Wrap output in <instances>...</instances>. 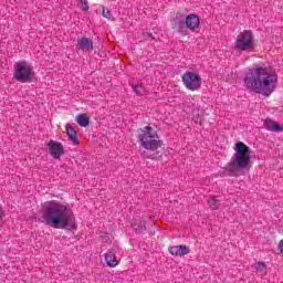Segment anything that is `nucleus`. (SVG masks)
<instances>
[{"label":"nucleus","mask_w":283,"mask_h":283,"mask_svg":"<svg viewBox=\"0 0 283 283\" xmlns=\"http://www.w3.org/2000/svg\"><path fill=\"white\" fill-rule=\"evenodd\" d=\"M185 28H187L186 20L175 18L174 29L177 30V32H185Z\"/></svg>","instance_id":"15"},{"label":"nucleus","mask_w":283,"mask_h":283,"mask_svg":"<svg viewBox=\"0 0 283 283\" xmlns=\"http://www.w3.org/2000/svg\"><path fill=\"white\" fill-rule=\"evenodd\" d=\"M253 48H255L253 32L251 30L240 32L234 42V50L237 52H253Z\"/></svg>","instance_id":"6"},{"label":"nucleus","mask_w":283,"mask_h":283,"mask_svg":"<svg viewBox=\"0 0 283 283\" xmlns=\"http://www.w3.org/2000/svg\"><path fill=\"white\" fill-rule=\"evenodd\" d=\"M80 3L84 12H87V10H90V3L87 2V0H80Z\"/></svg>","instance_id":"19"},{"label":"nucleus","mask_w":283,"mask_h":283,"mask_svg":"<svg viewBox=\"0 0 283 283\" xmlns=\"http://www.w3.org/2000/svg\"><path fill=\"white\" fill-rule=\"evenodd\" d=\"M102 15H103L105 19H114V15L112 14V11H109L108 9H103Z\"/></svg>","instance_id":"18"},{"label":"nucleus","mask_w":283,"mask_h":283,"mask_svg":"<svg viewBox=\"0 0 283 283\" xmlns=\"http://www.w3.org/2000/svg\"><path fill=\"white\" fill-rule=\"evenodd\" d=\"M134 92L138 95V96H143V87L142 86H133Z\"/></svg>","instance_id":"20"},{"label":"nucleus","mask_w":283,"mask_h":283,"mask_svg":"<svg viewBox=\"0 0 283 283\" xmlns=\"http://www.w3.org/2000/svg\"><path fill=\"white\" fill-rule=\"evenodd\" d=\"M0 211H1V208H0Z\"/></svg>","instance_id":"23"},{"label":"nucleus","mask_w":283,"mask_h":283,"mask_svg":"<svg viewBox=\"0 0 283 283\" xmlns=\"http://www.w3.org/2000/svg\"><path fill=\"white\" fill-rule=\"evenodd\" d=\"M243 84L247 90L269 97L277 90V73L271 65L253 66L245 73Z\"/></svg>","instance_id":"2"},{"label":"nucleus","mask_w":283,"mask_h":283,"mask_svg":"<svg viewBox=\"0 0 283 283\" xmlns=\"http://www.w3.org/2000/svg\"><path fill=\"white\" fill-rule=\"evenodd\" d=\"M223 169L228 171V174L249 171V169H251V148L242 142L237 143L234 154Z\"/></svg>","instance_id":"4"},{"label":"nucleus","mask_w":283,"mask_h":283,"mask_svg":"<svg viewBox=\"0 0 283 283\" xmlns=\"http://www.w3.org/2000/svg\"><path fill=\"white\" fill-rule=\"evenodd\" d=\"M181 81L186 90H189V92H198V90L202 87V77H200V74L193 71H187L184 73Z\"/></svg>","instance_id":"7"},{"label":"nucleus","mask_w":283,"mask_h":283,"mask_svg":"<svg viewBox=\"0 0 283 283\" xmlns=\"http://www.w3.org/2000/svg\"><path fill=\"white\" fill-rule=\"evenodd\" d=\"M104 260H105L107 266H109L111 269L118 266V261L116 260V252H114V251H108L105 254Z\"/></svg>","instance_id":"12"},{"label":"nucleus","mask_w":283,"mask_h":283,"mask_svg":"<svg viewBox=\"0 0 283 283\" xmlns=\"http://www.w3.org/2000/svg\"><path fill=\"white\" fill-rule=\"evenodd\" d=\"M48 149L50 156L54 159L61 158L65 154V148L63 147V144L55 142V140H50L48 144Z\"/></svg>","instance_id":"8"},{"label":"nucleus","mask_w":283,"mask_h":283,"mask_svg":"<svg viewBox=\"0 0 283 283\" xmlns=\"http://www.w3.org/2000/svg\"><path fill=\"white\" fill-rule=\"evenodd\" d=\"M277 250L280 251L281 255H283V239L279 242Z\"/></svg>","instance_id":"22"},{"label":"nucleus","mask_w":283,"mask_h":283,"mask_svg":"<svg viewBox=\"0 0 283 283\" xmlns=\"http://www.w3.org/2000/svg\"><path fill=\"white\" fill-rule=\"evenodd\" d=\"M65 129H66V134H67L70 140L73 143V145H78V137L76 135V130L74 129V127H72V125L67 124Z\"/></svg>","instance_id":"14"},{"label":"nucleus","mask_w":283,"mask_h":283,"mask_svg":"<svg viewBox=\"0 0 283 283\" xmlns=\"http://www.w3.org/2000/svg\"><path fill=\"white\" fill-rule=\"evenodd\" d=\"M208 205L210 209H220V201L213 197L208 200Z\"/></svg>","instance_id":"17"},{"label":"nucleus","mask_w":283,"mask_h":283,"mask_svg":"<svg viewBox=\"0 0 283 283\" xmlns=\"http://www.w3.org/2000/svg\"><path fill=\"white\" fill-rule=\"evenodd\" d=\"M169 253L176 258H182V255H189V245H174L169 248Z\"/></svg>","instance_id":"11"},{"label":"nucleus","mask_w":283,"mask_h":283,"mask_svg":"<svg viewBox=\"0 0 283 283\" xmlns=\"http://www.w3.org/2000/svg\"><path fill=\"white\" fill-rule=\"evenodd\" d=\"M40 222L52 229H66L74 231L77 229L76 217L66 203L57 200H50L42 203V216Z\"/></svg>","instance_id":"1"},{"label":"nucleus","mask_w":283,"mask_h":283,"mask_svg":"<svg viewBox=\"0 0 283 283\" xmlns=\"http://www.w3.org/2000/svg\"><path fill=\"white\" fill-rule=\"evenodd\" d=\"M13 70V78L19 83H32L34 81V67L27 61L17 62Z\"/></svg>","instance_id":"5"},{"label":"nucleus","mask_w":283,"mask_h":283,"mask_svg":"<svg viewBox=\"0 0 283 283\" xmlns=\"http://www.w3.org/2000/svg\"><path fill=\"white\" fill-rule=\"evenodd\" d=\"M255 269H256V271H264V269H266V265L264 264V263H262V262H258L256 264H255Z\"/></svg>","instance_id":"21"},{"label":"nucleus","mask_w":283,"mask_h":283,"mask_svg":"<svg viewBox=\"0 0 283 283\" xmlns=\"http://www.w3.org/2000/svg\"><path fill=\"white\" fill-rule=\"evenodd\" d=\"M186 28H188V30L191 32L198 30V28H200V17L195 13L188 14L186 18Z\"/></svg>","instance_id":"9"},{"label":"nucleus","mask_w":283,"mask_h":283,"mask_svg":"<svg viewBox=\"0 0 283 283\" xmlns=\"http://www.w3.org/2000/svg\"><path fill=\"white\" fill-rule=\"evenodd\" d=\"M264 126H265V129H268V132H282L283 130V127L280 124H277L269 118L264 120Z\"/></svg>","instance_id":"13"},{"label":"nucleus","mask_w":283,"mask_h":283,"mask_svg":"<svg viewBox=\"0 0 283 283\" xmlns=\"http://www.w3.org/2000/svg\"><path fill=\"white\" fill-rule=\"evenodd\" d=\"M138 142L142 147L143 158H148L149 160H156L160 156V149L163 147V140L158 136V132L151 126H146L142 129L138 136Z\"/></svg>","instance_id":"3"},{"label":"nucleus","mask_w":283,"mask_h":283,"mask_svg":"<svg viewBox=\"0 0 283 283\" xmlns=\"http://www.w3.org/2000/svg\"><path fill=\"white\" fill-rule=\"evenodd\" d=\"M76 123L80 127H87L90 125V118L85 114H81L76 117Z\"/></svg>","instance_id":"16"},{"label":"nucleus","mask_w":283,"mask_h":283,"mask_svg":"<svg viewBox=\"0 0 283 283\" xmlns=\"http://www.w3.org/2000/svg\"><path fill=\"white\" fill-rule=\"evenodd\" d=\"M76 48L82 52H92V50H94V42L90 38H81L77 41Z\"/></svg>","instance_id":"10"}]
</instances>
